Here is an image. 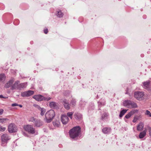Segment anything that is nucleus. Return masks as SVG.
I'll list each match as a JSON object with an SVG mask.
<instances>
[{"instance_id":"a18cd8bd","label":"nucleus","mask_w":151,"mask_h":151,"mask_svg":"<svg viewBox=\"0 0 151 151\" xmlns=\"http://www.w3.org/2000/svg\"><path fill=\"white\" fill-rule=\"evenodd\" d=\"M149 134L150 136L151 137V128L149 129Z\"/></svg>"},{"instance_id":"2f4dec72","label":"nucleus","mask_w":151,"mask_h":151,"mask_svg":"<svg viewBox=\"0 0 151 151\" xmlns=\"http://www.w3.org/2000/svg\"><path fill=\"white\" fill-rule=\"evenodd\" d=\"M73 114V112H69L67 113V116L69 117L71 119L72 118V115Z\"/></svg>"},{"instance_id":"f257e3e1","label":"nucleus","mask_w":151,"mask_h":151,"mask_svg":"<svg viewBox=\"0 0 151 151\" xmlns=\"http://www.w3.org/2000/svg\"><path fill=\"white\" fill-rule=\"evenodd\" d=\"M81 132V128L79 126L74 127L69 131V133L70 137L72 139L78 137Z\"/></svg>"},{"instance_id":"423d86ee","label":"nucleus","mask_w":151,"mask_h":151,"mask_svg":"<svg viewBox=\"0 0 151 151\" xmlns=\"http://www.w3.org/2000/svg\"><path fill=\"white\" fill-rule=\"evenodd\" d=\"M34 93V92L33 91L29 90L27 91H25L21 93V96L23 97L29 96Z\"/></svg>"},{"instance_id":"2eb2a0df","label":"nucleus","mask_w":151,"mask_h":151,"mask_svg":"<svg viewBox=\"0 0 151 151\" xmlns=\"http://www.w3.org/2000/svg\"><path fill=\"white\" fill-rule=\"evenodd\" d=\"M35 125V127H39L42 126L43 124L42 122L40 120L36 119L34 122Z\"/></svg>"},{"instance_id":"6ab92c4d","label":"nucleus","mask_w":151,"mask_h":151,"mask_svg":"<svg viewBox=\"0 0 151 151\" xmlns=\"http://www.w3.org/2000/svg\"><path fill=\"white\" fill-rule=\"evenodd\" d=\"M74 117L76 119L78 120H80L82 118V115L78 113H76L74 115Z\"/></svg>"},{"instance_id":"f03ea898","label":"nucleus","mask_w":151,"mask_h":151,"mask_svg":"<svg viewBox=\"0 0 151 151\" xmlns=\"http://www.w3.org/2000/svg\"><path fill=\"white\" fill-rule=\"evenodd\" d=\"M45 120L47 123L51 122L55 116V113L53 110H50L47 111L45 114Z\"/></svg>"},{"instance_id":"9b49d317","label":"nucleus","mask_w":151,"mask_h":151,"mask_svg":"<svg viewBox=\"0 0 151 151\" xmlns=\"http://www.w3.org/2000/svg\"><path fill=\"white\" fill-rule=\"evenodd\" d=\"M49 105L50 107L52 109H57L59 108L58 104L55 102L52 101L50 102Z\"/></svg>"},{"instance_id":"f8f14e48","label":"nucleus","mask_w":151,"mask_h":151,"mask_svg":"<svg viewBox=\"0 0 151 151\" xmlns=\"http://www.w3.org/2000/svg\"><path fill=\"white\" fill-rule=\"evenodd\" d=\"M33 98L38 101H41L43 100L44 97L41 95H37L34 96Z\"/></svg>"},{"instance_id":"ddd939ff","label":"nucleus","mask_w":151,"mask_h":151,"mask_svg":"<svg viewBox=\"0 0 151 151\" xmlns=\"http://www.w3.org/2000/svg\"><path fill=\"white\" fill-rule=\"evenodd\" d=\"M14 81V79L12 78H11L8 82H7L5 86V87L6 88H9L10 87H12V86L13 83Z\"/></svg>"},{"instance_id":"58836bf2","label":"nucleus","mask_w":151,"mask_h":151,"mask_svg":"<svg viewBox=\"0 0 151 151\" xmlns=\"http://www.w3.org/2000/svg\"><path fill=\"white\" fill-rule=\"evenodd\" d=\"M80 104L81 105V107H83L84 106V105L85 104L84 102H83V101H81L80 102Z\"/></svg>"},{"instance_id":"0eeeda50","label":"nucleus","mask_w":151,"mask_h":151,"mask_svg":"<svg viewBox=\"0 0 151 151\" xmlns=\"http://www.w3.org/2000/svg\"><path fill=\"white\" fill-rule=\"evenodd\" d=\"M143 87L148 90H149L151 87V82L149 81H147L142 83Z\"/></svg>"},{"instance_id":"c03bdc74","label":"nucleus","mask_w":151,"mask_h":151,"mask_svg":"<svg viewBox=\"0 0 151 151\" xmlns=\"http://www.w3.org/2000/svg\"><path fill=\"white\" fill-rule=\"evenodd\" d=\"M48 29H45L44 30V32L46 34L48 33Z\"/></svg>"},{"instance_id":"6e6552de","label":"nucleus","mask_w":151,"mask_h":151,"mask_svg":"<svg viewBox=\"0 0 151 151\" xmlns=\"http://www.w3.org/2000/svg\"><path fill=\"white\" fill-rule=\"evenodd\" d=\"M62 102L63 103L64 107L67 110L70 109V105L68 101L66 99H64L62 100Z\"/></svg>"},{"instance_id":"09e8293b","label":"nucleus","mask_w":151,"mask_h":151,"mask_svg":"<svg viewBox=\"0 0 151 151\" xmlns=\"http://www.w3.org/2000/svg\"><path fill=\"white\" fill-rule=\"evenodd\" d=\"M128 92L127 91V92L125 93L126 94H128Z\"/></svg>"},{"instance_id":"f3484780","label":"nucleus","mask_w":151,"mask_h":151,"mask_svg":"<svg viewBox=\"0 0 151 151\" xmlns=\"http://www.w3.org/2000/svg\"><path fill=\"white\" fill-rule=\"evenodd\" d=\"M36 107L39 109L40 110V115L41 116H43L46 112V109H45L42 108H41L39 106L37 105Z\"/></svg>"},{"instance_id":"5701e85b","label":"nucleus","mask_w":151,"mask_h":151,"mask_svg":"<svg viewBox=\"0 0 151 151\" xmlns=\"http://www.w3.org/2000/svg\"><path fill=\"white\" fill-rule=\"evenodd\" d=\"M143 124L142 123L140 122L138 125L137 127V129L138 131H141L143 129Z\"/></svg>"},{"instance_id":"412c9836","label":"nucleus","mask_w":151,"mask_h":151,"mask_svg":"<svg viewBox=\"0 0 151 151\" xmlns=\"http://www.w3.org/2000/svg\"><path fill=\"white\" fill-rule=\"evenodd\" d=\"M129 106V108H135L137 107V104L134 101H131Z\"/></svg>"},{"instance_id":"4468645a","label":"nucleus","mask_w":151,"mask_h":151,"mask_svg":"<svg viewBox=\"0 0 151 151\" xmlns=\"http://www.w3.org/2000/svg\"><path fill=\"white\" fill-rule=\"evenodd\" d=\"M19 81H17L15 82V83L12 84V86L11 87V89L12 90H14L17 89H18V87L19 83Z\"/></svg>"},{"instance_id":"a878e982","label":"nucleus","mask_w":151,"mask_h":151,"mask_svg":"<svg viewBox=\"0 0 151 151\" xmlns=\"http://www.w3.org/2000/svg\"><path fill=\"white\" fill-rule=\"evenodd\" d=\"M127 111V109H123L122 110L120 113V114L119 115V116L120 118H122L123 116L126 113Z\"/></svg>"},{"instance_id":"e433bc0d","label":"nucleus","mask_w":151,"mask_h":151,"mask_svg":"<svg viewBox=\"0 0 151 151\" xmlns=\"http://www.w3.org/2000/svg\"><path fill=\"white\" fill-rule=\"evenodd\" d=\"M51 99V98L48 97H44V99H43V100H45L46 101H48L49 100H50Z\"/></svg>"},{"instance_id":"a211bd4d","label":"nucleus","mask_w":151,"mask_h":151,"mask_svg":"<svg viewBox=\"0 0 151 151\" xmlns=\"http://www.w3.org/2000/svg\"><path fill=\"white\" fill-rule=\"evenodd\" d=\"M131 102L130 100H125L123 101V105L124 106L129 108L130 107L129 104Z\"/></svg>"},{"instance_id":"a19ab883","label":"nucleus","mask_w":151,"mask_h":151,"mask_svg":"<svg viewBox=\"0 0 151 151\" xmlns=\"http://www.w3.org/2000/svg\"><path fill=\"white\" fill-rule=\"evenodd\" d=\"M98 103L99 105V106L104 105V103L102 104V103L100 101L99 102H98Z\"/></svg>"},{"instance_id":"37998d69","label":"nucleus","mask_w":151,"mask_h":151,"mask_svg":"<svg viewBox=\"0 0 151 151\" xmlns=\"http://www.w3.org/2000/svg\"><path fill=\"white\" fill-rule=\"evenodd\" d=\"M137 119L135 117L133 120V122H135L137 121Z\"/></svg>"},{"instance_id":"20e7f679","label":"nucleus","mask_w":151,"mask_h":151,"mask_svg":"<svg viewBox=\"0 0 151 151\" xmlns=\"http://www.w3.org/2000/svg\"><path fill=\"white\" fill-rule=\"evenodd\" d=\"M144 93L142 92L137 91L134 92V97L138 100H142L143 98Z\"/></svg>"},{"instance_id":"c9c22d12","label":"nucleus","mask_w":151,"mask_h":151,"mask_svg":"<svg viewBox=\"0 0 151 151\" xmlns=\"http://www.w3.org/2000/svg\"><path fill=\"white\" fill-rule=\"evenodd\" d=\"M6 129V128L3 127L2 126L0 125V131L1 132H4Z\"/></svg>"},{"instance_id":"bb28decb","label":"nucleus","mask_w":151,"mask_h":151,"mask_svg":"<svg viewBox=\"0 0 151 151\" xmlns=\"http://www.w3.org/2000/svg\"><path fill=\"white\" fill-rule=\"evenodd\" d=\"M9 120V119L7 118H0V123L2 124L5 123L7 122Z\"/></svg>"},{"instance_id":"7c9ffc66","label":"nucleus","mask_w":151,"mask_h":151,"mask_svg":"<svg viewBox=\"0 0 151 151\" xmlns=\"http://www.w3.org/2000/svg\"><path fill=\"white\" fill-rule=\"evenodd\" d=\"M76 101L75 99H73L70 101V104H72L73 106H75L76 104Z\"/></svg>"},{"instance_id":"4be33fe9","label":"nucleus","mask_w":151,"mask_h":151,"mask_svg":"<svg viewBox=\"0 0 151 151\" xmlns=\"http://www.w3.org/2000/svg\"><path fill=\"white\" fill-rule=\"evenodd\" d=\"M146 131L145 130L141 132L139 135V137L140 139L143 138L146 135Z\"/></svg>"},{"instance_id":"49530a36","label":"nucleus","mask_w":151,"mask_h":151,"mask_svg":"<svg viewBox=\"0 0 151 151\" xmlns=\"http://www.w3.org/2000/svg\"><path fill=\"white\" fill-rule=\"evenodd\" d=\"M0 98H4V97L3 96V95H0Z\"/></svg>"},{"instance_id":"393cba45","label":"nucleus","mask_w":151,"mask_h":151,"mask_svg":"<svg viewBox=\"0 0 151 151\" xmlns=\"http://www.w3.org/2000/svg\"><path fill=\"white\" fill-rule=\"evenodd\" d=\"M108 114L106 113H104L101 115V119L103 120H104L107 119L108 116Z\"/></svg>"},{"instance_id":"1a4fd4ad","label":"nucleus","mask_w":151,"mask_h":151,"mask_svg":"<svg viewBox=\"0 0 151 151\" xmlns=\"http://www.w3.org/2000/svg\"><path fill=\"white\" fill-rule=\"evenodd\" d=\"M10 139V137L6 134H4L1 136V141L7 142Z\"/></svg>"},{"instance_id":"79ce46f5","label":"nucleus","mask_w":151,"mask_h":151,"mask_svg":"<svg viewBox=\"0 0 151 151\" xmlns=\"http://www.w3.org/2000/svg\"><path fill=\"white\" fill-rule=\"evenodd\" d=\"M4 112V110L2 109H0V115H2Z\"/></svg>"},{"instance_id":"72a5a7b5","label":"nucleus","mask_w":151,"mask_h":151,"mask_svg":"<svg viewBox=\"0 0 151 151\" xmlns=\"http://www.w3.org/2000/svg\"><path fill=\"white\" fill-rule=\"evenodd\" d=\"M70 91H65L64 93V96H66V97H67L68 96L69 94H70Z\"/></svg>"},{"instance_id":"c756f323","label":"nucleus","mask_w":151,"mask_h":151,"mask_svg":"<svg viewBox=\"0 0 151 151\" xmlns=\"http://www.w3.org/2000/svg\"><path fill=\"white\" fill-rule=\"evenodd\" d=\"M53 124L55 127H58L59 126L60 123L58 121H56L55 122H53Z\"/></svg>"},{"instance_id":"4c0bfd02","label":"nucleus","mask_w":151,"mask_h":151,"mask_svg":"<svg viewBox=\"0 0 151 151\" xmlns=\"http://www.w3.org/2000/svg\"><path fill=\"white\" fill-rule=\"evenodd\" d=\"M1 145L3 146H6V144L7 142H4L3 141H1Z\"/></svg>"},{"instance_id":"ea45409f","label":"nucleus","mask_w":151,"mask_h":151,"mask_svg":"<svg viewBox=\"0 0 151 151\" xmlns=\"http://www.w3.org/2000/svg\"><path fill=\"white\" fill-rule=\"evenodd\" d=\"M12 106H18V104L16 103H14L12 104Z\"/></svg>"},{"instance_id":"cd10ccee","label":"nucleus","mask_w":151,"mask_h":151,"mask_svg":"<svg viewBox=\"0 0 151 151\" xmlns=\"http://www.w3.org/2000/svg\"><path fill=\"white\" fill-rule=\"evenodd\" d=\"M5 78L6 77L4 74H1L0 75V82L5 81Z\"/></svg>"},{"instance_id":"7ed1b4c3","label":"nucleus","mask_w":151,"mask_h":151,"mask_svg":"<svg viewBox=\"0 0 151 151\" xmlns=\"http://www.w3.org/2000/svg\"><path fill=\"white\" fill-rule=\"evenodd\" d=\"M23 129L25 131L31 134H33L36 133V134H37L38 133L36 131L35 129L31 125H24Z\"/></svg>"},{"instance_id":"aec40b11","label":"nucleus","mask_w":151,"mask_h":151,"mask_svg":"<svg viewBox=\"0 0 151 151\" xmlns=\"http://www.w3.org/2000/svg\"><path fill=\"white\" fill-rule=\"evenodd\" d=\"M27 86V83H24L19 84L18 89L21 90L22 89L26 88Z\"/></svg>"},{"instance_id":"b1692460","label":"nucleus","mask_w":151,"mask_h":151,"mask_svg":"<svg viewBox=\"0 0 151 151\" xmlns=\"http://www.w3.org/2000/svg\"><path fill=\"white\" fill-rule=\"evenodd\" d=\"M134 113V112L132 111H130L125 116V118L128 119Z\"/></svg>"},{"instance_id":"de8ad7c7","label":"nucleus","mask_w":151,"mask_h":151,"mask_svg":"<svg viewBox=\"0 0 151 151\" xmlns=\"http://www.w3.org/2000/svg\"><path fill=\"white\" fill-rule=\"evenodd\" d=\"M18 106H19L20 107H22V106L21 105H19L18 104Z\"/></svg>"},{"instance_id":"dca6fc26","label":"nucleus","mask_w":151,"mask_h":151,"mask_svg":"<svg viewBox=\"0 0 151 151\" xmlns=\"http://www.w3.org/2000/svg\"><path fill=\"white\" fill-rule=\"evenodd\" d=\"M103 132L104 134H109L111 131V129L109 127H105L102 129Z\"/></svg>"},{"instance_id":"c85d7f7f","label":"nucleus","mask_w":151,"mask_h":151,"mask_svg":"<svg viewBox=\"0 0 151 151\" xmlns=\"http://www.w3.org/2000/svg\"><path fill=\"white\" fill-rule=\"evenodd\" d=\"M56 15L59 17H63V14L60 11H58L56 14Z\"/></svg>"},{"instance_id":"f704fd0d","label":"nucleus","mask_w":151,"mask_h":151,"mask_svg":"<svg viewBox=\"0 0 151 151\" xmlns=\"http://www.w3.org/2000/svg\"><path fill=\"white\" fill-rule=\"evenodd\" d=\"M145 115H147L150 117H151V113L148 110H146L145 113Z\"/></svg>"},{"instance_id":"39448f33","label":"nucleus","mask_w":151,"mask_h":151,"mask_svg":"<svg viewBox=\"0 0 151 151\" xmlns=\"http://www.w3.org/2000/svg\"><path fill=\"white\" fill-rule=\"evenodd\" d=\"M16 126L14 124H10L8 126V130L10 133L17 132V129Z\"/></svg>"},{"instance_id":"9d476101","label":"nucleus","mask_w":151,"mask_h":151,"mask_svg":"<svg viewBox=\"0 0 151 151\" xmlns=\"http://www.w3.org/2000/svg\"><path fill=\"white\" fill-rule=\"evenodd\" d=\"M61 117L63 124H66L68 121V116L65 115H62Z\"/></svg>"},{"instance_id":"473e14b6","label":"nucleus","mask_w":151,"mask_h":151,"mask_svg":"<svg viewBox=\"0 0 151 151\" xmlns=\"http://www.w3.org/2000/svg\"><path fill=\"white\" fill-rule=\"evenodd\" d=\"M36 120V119L34 117H31L29 118V121L31 122L34 123Z\"/></svg>"}]
</instances>
